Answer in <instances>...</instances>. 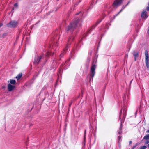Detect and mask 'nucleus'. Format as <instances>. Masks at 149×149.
Listing matches in <instances>:
<instances>
[{
  "mask_svg": "<svg viewBox=\"0 0 149 149\" xmlns=\"http://www.w3.org/2000/svg\"><path fill=\"white\" fill-rule=\"evenodd\" d=\"M79 19H76L73 21V22L71 23L68 26L66 30L67 31H72L75 28L77 27L79 25Z\"/></svg>",
  "mask_w": 149,
  "mask_h": 149,
  "instance_id": "1",
  "label": "nucleus"
},
{
  "mask_svg": "<svg viewBox=\"0 0 149 149\" xmlns=\"http://www.w3.org/2000/svg\"><path fill=\"white\" fill-rule=\"evenodd\" d=\"M96 65L94 63V62L93 63L91 67L90 71V80L91 81L93 79V78L94 76L95 73V70L96 68Z\"/></svg>",
  "mask_w": 149,
  "mask_h": 149,
  "instance_id": "2",
  "label": "nucleus"
},
{
  "mask_svg": "<svg viewBox=\"0 0 149 149\" xmlns=\"http://www.w3.org/2000/svg\"><path fill=\"white\" fill-rule=\"evenodd\" d=\"M18 22L15 21H11L9 23L7 24V26L9 27H15L17 25Z\"/></svg>",
  "mask_w": 149,
  "mask_h": 149,
  "instance_id": "3",
  "label": "nucleus"
},
{
  "mask_svg": "<svg viewBox=\"0 0 149 149\" xmlns=\"http://www.w3.org/2000/svg\"><path fill=\"white\" fill-rule=\"evenodd\" d=\"M145 62L147 68H148L149 66V56L148 52L147 50L145 51Z\"/></svg>",
  "mask_w": 149,
  "mask_h": 149,
  "instance_id": "4",
  "label": "nucleus"
},
{
  "mask_svg": "<svg viewBox=\"0 0 149 149\" xmlns=\"http://www.w3.org/2000/svg\"><path fill=\"white\" fill-rule=\"evenodd\" d=\"M122 1L123 0H115L112 4V6L114 8H117L121 5Z\"/></svg>",
  "mask_w": 149,
  "mask_h": 149,
  "instance_id": "5",
  "label": "nucleus"
},
{
  "mask_svg": "<svg viewBox=\"0 0 149 149\" xmlns=\"http://www.w3.org/2000/svg\"><path fill=\"white\" fill-rule=\"evenodd\" d=\"M42 56H38L36 57L33 61L34 65L35 66L37 65L39 63L40 60L42 59Z\"/></svg>",
  "mask_w": 149,
  "mask_h": 149,
  "instance_id": "6",
  "label": "nucleus"
},
{
  "mask_svg": "<svg viewBox=\"0 0 149 149\" xmlns=\"http://www.w3.org/2000/svg\"><path fill=\"white\" fill-rule=\"evenodd\" d=\"M147 12L146 10H144L142 12L141 15V17L143 18L146 19L148 17Z\"/></svg>",
  "mask_w": 149,
  "mask_h": 149,
  "instance_id": "7",
  "label": "nucleus"
},
{
  "mask_svg": "<svg viewBox=\"0 0 149 149\" xmlns=\"http://www.w3.org/2000/svg\"><path fill=\"white\" fill-rule=\"evenodd\" d=\"M15 86L9 84L8 85V89L9 91H10L14 89Z\"/></svg>",
  "mask_w": 149,
  "mask_h": 149,
  "instance_id": "8",
  "label": "nucleus"
},
{
  "mask_svg": "<svg viewBox=\"0 0 149 149\" xmlns=\"http://www.w3.org/2000/svg\"><path fill=\"white\" fill-rule=\"evenodd\" d=\"M133 55L134 56L135 60H136L138 56L139 52H138L134 51L133 52Z\"/></svg>",
  "mask_w": 149,
  "mask_h": 149,
  "instance_id": "9",
  "label": "nucleus"
},
{
  "mask_svg": "<svg viewBox=\"0 0 149 149\" xmlns=\"http://www.w3.org/2000/svg\"><path fill=\"white\" fill-rule=\"evenodd\" d=\"M22 76V73H20L16 77V78L18 80Z\"/></svg>",
  "mask_w": 149,
  "mask_h": 149,
  "instance_id": "10",
  "label": "nucleus"
},
{
  "mask_svg": "<svg viewBox=\"0 0 149 149\" xmlns=\"http://www.w3.org/2000/svg\"><path fill=\"white\" fill-rule=\"evenodd\" d=\"M10 84H15L16 83V82L15 80L10 79Z\"/></svg>",
  "mask_w": 149,
  "mask_h": 149,
  "instance_id": "11",
  "label": "nucleus"
},
{
  "mask_svg": "<svg viewBox=\"0 0 149 149\" xmlns=\"http://www.w3.org/2000/svg\"><path fill=\"white\" fill-rule=\"evenodd\" d=\"M59 36L58 35L56 36L55 37H54V42H55V41H56L58 40L59 39Z\"/></svg>",
  "mask_w": 149,
  "mask_h": 149,
  "instance_id": "12",
  "label": "nucleus"
},
{
  "mask_svg": "<svg viewBox=\"0 0 149 149\" xmlns=\"http://www.w3.org/2000/svg\"><path fill=\"white\" fill-rule=\"evenodd\" d=\"M143 139L146 140H149V134L145 136L144 137Z\"/></svg>",
  "mask_w": 149,
  "mask_h": 149,
  "instance_id": "13",
  "label": "nucleus"
},
{
  "mask_svg": "<svg viewBox=\"0 0 149 149\" xmlns=\"http://www.w3.org/2000/svg\"><path fill=\"white\" fill-rule=\"evenodd\" d=\"M71 39V38H70V39L69 40H68V43H67V46H66V50H67V49H68V46L70 44V40Z\"/></svg>",
  "mask_w": 149,
  "mask_h": 149,
  "instance_id": "14",
  "label": "nucleus"
},
{
  "mask_svg": "<svg viewBox=\"0 0 149 149\" xmlns=\"http://www.w3.org/2000/svg\"><path fill=\"white\" fill-rule=\"evenodd\" d=\"M129 2H128L125 6H123L122 7V9H121L120 11V12L119 13H120L121 11L123 9H124L125 8V7L126 6L128 5V4H129Z\"/></svg>",
  "mask_w": 149,
  "mask_h": 149,
  "instance_id": "15",
  "label": "nucleus"
},
{
  "mask_svg": "<svg viewBox=\"0 0 149 149\" xmlns=\"http://www.w3.org/2000/svg\"><path fill=\"white\" fill-rule=\"evenodd\" d=\"M7 33H5L2 34V37H3V38H4L6 36H7Z\"/></svg>",
  "mask_w": 149,
  "mask_h": 149,
  "instance_id": "16",
  "label": "nucleus"
},
{
  "mask_svg": "<svg viewBox=\"0 0 149 149\" xmlns=\"http://www.w3.org/2000/svg\"><path fill=\"white\" fill-rule=\"evenodd\" d=\"M147 147L146 146H141L139 149H145Z\"/></svg>",
  "mask_w": 149,
  "mask_h": 149,
  "instance_id": "17",
  "label": "nucleus"
},
{
  "mask_svg": "<svg viewBox=\"0 0 149 149\" xmlns=\"http://www.w3.org/2000/svg\"><path fill=\"white\" fill-rule=\"evenodd\" d=\"M137 145L138 144L136 143L135 146L133 147L132 149H134L136 147V146H137Z\"/></svg>",
  "mask_w": 149,
  "mask_h": 149,
  "instance_id": "18",
  "label": "nucleus"
},
{
  "mask_svg": "<svg viewBox=\"0 0 149 149\" xmlns=\"http://www.w3.org/2000/svg\"><path fill=\"white\" fill-rule=\"evenodd\" d=\"M148 143H149V142L148 141V140H147V141H146L145 142V143L146 144H148Z\"/></svg>",
  "mask_w": 149,
  "mask_h": 149,
  "instance_id": "19",
  "label": "nucleus"
},
{
  "mask_svg": "<svg viewBox=\"0 0 149 149\" xmlns=\"http://www.w3.org/2000/svg\"><path fill=\"white\" fill-rule=\"evenodd\" d=\"M49 54H50V53L49 52H47V55L46 56H48L49 55Z\"/></svg>",
  "mask_w": 149,
  "mask_h": 149,
  "instance_id": "20",
  "label": "nucleus"
},
{
  "mask_svg": "<svg viewBox=\"0 0 149 149\" xmlns=\"http://www.w3.org/2000/svg\"><path fill=\"white\" fill-rule=\"evenodd\" d=\"M14 6H16V7H17V6H18V5L17 3H15V4H14Z\"/></svg>",
  "mask_w": 149,
  "mask_h": 149,
  "instance_id": "21",
  "label": "nucleus"
},
{
  "mask_svg": "<svg viewBox=\"0 0 149 149\" xmlns=\"http://www.w3.org/2000/svg\"><path fill=\"white\" fill-rule=\"evenodd\" d=\"M121 112H122V110H121V111H120V116H119V118L120 119L121 113Z\"/></svg>",
  "mask_w": 149,
  "mask_h": 149,
  "instance_id": "22",
  "label": "nucleus"
},
{
  "mask_svg": "<svg viewBox=\"0 0 149 149\" xmlns=\"http://www.w3.org/2000/svg\"><path fill=\"white\" fill-rule=\"evenodd\" d=\"M132 143V141H129V144L130 145Z\"/></svg>",
  "mask_w": 149,
  "mask_h": 149,
  "instance_id": "23",
  "label": "nucleus"
},
{
  "mask_svg": "<svg viewBox=\"0 0 149 149\" xmlns=\"http://www.w3.org/2000/svg\"><path fill=\"white\" fill-rule=\"evenodd\" d=\"M3 25V24L2 23H0V27L2 26Z\"/></svg>",
  "mask_w": 149,
  "mask_h": 149,
  "instance_id": "24",
  "label": "nucleus"
},
{
  "mask_svg": "<svg viewBox=\"0 0 149 149\" xmlns=\"http://www.w3.org/2000/svg\"><path fill=\"white\" fill-rule=\"evenodd\" d=\"M123 118H124V119L125 118V114H123Z\"/></svg>",
  "mask_w": 149,
  "mask_h": 149,
  "instance_id": "25",
  "label": "nucleus"
},
{
  "mask_svg": "<svg viewBox=\"0 0 149 149\" xmlns=\"http://www.w3.org/2000/svg\"><path fill=\"white\" fill-rule=\"evenodd\" d=\"M80 12H79V13H78L76 14V15H77L79 14L80 13Z\"/></svg>",
  "mask_w": 149,
  "mask_h": 149,
  "instance_id": "26",
  "label": "nucleus"
},
{
  "mask_svg": "<svg viewBox=\"0 0 149 149\" xmlns=\"http://www.w3.org/2000/svg\"><path fill=\"white\" fill-rule=\"evenodd\" d=\"M147 132L148 133H149V130H147Z\"/></svg>",
  "mask_w": 149,
  "mask_h": 149,
  "instance_id": "27",
  "label": "nucleus"
},
{
  "mask_svg": "<svg viewBox=\"0 0 149 149\" xmlns=\"http://www.w3.org/2000/svg\"><path fill=\"white\" fill-rule=\"evenodd\" d=\"M148 35H149V29H148Z\"/></svg>",
  "mask_w": 149,
  "mask_h": 149,
  "instance_id": "28",
  "label": "nucleus"
},
{
  "mask_svg": "<svg viewBox=\"0 0 149 149\" xmlns=\"http://www.w3.org/2000/svg\"><path fill=\"white\" fill-rule=\"evenodd\" d=\"M71 103L69 104V107H70V106H71Z\"/></svg>",
  "mask_w": 149,
  "mask_h": 149,
  "instance_id": "29",
  "label": "nucleus"
},
{
  "mask_svg": "<svg viewBox=\"0 0 149 149\" xmlns=\"http://www.w3.org/2000/svg\"><path fill=\"white\" fill-rule=\"evenodd\" d=\"M5 88V86H3V87H2V88Z\"/></svg>",
  "mask_w": 149,
  "mask_h": 149,
  "instance_id": "30",
  "label": "nucleus"
},
{
  "mask_svg": "<svg viewBox=\"0 0 149 149\" xmlns=\"http://www.w3.org/2000/svg\"><path fill=\"white\" fill-rule=\"evenodd\" d=\"M148 147H149V144L148 145Z\"/></svg>",
  "mask_w": 149,
  "mask_h": 149,
  "instance_id": "31",
  "label": "nucleus"
},
{
  "mask_svg": "<svg viewBox=\"0 0 149 149\" xmlns=\"http://www.w3.org/2000/svg\"><path fill=\"white\" fill-rule=\"evenodd\" d=\"M62 55V54H61L60 56H61Z\"/></svg>",
  "mask_w": 149,
  "mask_h": 149,
  "instance_id": "32",
  "label": "nucleus"
}]
</instances>
